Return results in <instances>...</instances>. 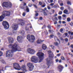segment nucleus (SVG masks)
Here are the masks:
<instances>
[{
	"instance_id": "7",
	"label": "nucleus",
	"mask_w": 73,
	"mask_h": 73,
	"mask_svg": "<svg viewBox=\"0 0 73 73\" xmlns=\"http://www.w3.org/2000/svg\"><path fill=\"white\" fill-rule=\"evenodd\" d=\"M27 65L29 68V70L30 71H32L33 70L34 66L33 63L31 62H29L27 64Z\"/></svg>"
},
{
	"instance_id": "53",
	"label": "nucleus",
	"mask_w": 73,
	"mask_h": 73,
	"mask_svg": "<svg viewBox=\"0 0 73 73\" xmlns=\"http://www.w3.org/2000/svg\"><path fill=\"white\" fill-rule=\"evenodd\" d=\"M57 56H58V57H59V56H60V54H58L56 55Z\"/></svg>"
},
{
	"instance_id": "45",
	"label": "nucleus",
	"mask_w": 73,
	"mask_h": 73,
	"mask_svg": "<svg viewBox=\"0 0 73 73\" xmlns=\"http://www.w3.org/2000/svg\"><path fill=\"white\" fill-rule=\"evenodd\" d=\"M48 28H49V29H50V28H51V26H50V25H49L48 26Z\"/></svg>"
},
{
	"instance_id": "26",
	"label": "nucleus",
	"mask_w": 73,
	"mask_h": 73,
	"mask_svg": "<svg viewBox=\"0 0 73 73\" xmlns=\"http://www.w3.org/2000/svg\"><path fill=\"white\" fill-rule=\"evenodd\" d=\"M50 46L52 48V49H54L55 47L54 46H53V45H50Z\"/></svg>"
},
{
	"instance_id": "42",
	"label": "nucleus",
	"mask_w": 73,
	"mask_h": 73,
	"mask_svg": "<svg viewBox=\"0 0 73 73\" xmlns=\"http://www.w3.org/2000/svg\"><path fill=\"white\" fill-rule=\"evenodd\" d=\"M26 10H27V11L28 12H29V8H27Z\"/></svg>"
},
{
	"instance_id": "52",
	"label": "nucleus",
	"mask_w": 73,
	"mask_h": 73,
	"mask_svg": "<svg viewBox=\"0 0 73 73\" xmlns=\"http://www.w3.org/2000/svg\"><path fill=\"white\" fill-rule=\"evenodd\" d=\"M9 35H13V33L12 34V33H9Z\"/></svg>"
},
{
	"instance_id": "43",
	"label": "nucleus",
	"mask_w": 73,
	"mask_h": 73,
	"mask_svg": "<svg viewBox=\"0 0 73 73\" xmlns=\"http://www.w3.org/2000/svg\"><path fill=\"white\" fill-rule=\"evenodd\" d=\"M44 33H45L46 35L48 34V33L47 32V30H46V32L45 31Z\"/></svg>"
},
{
	"instance_id": "49",
	"label": "nucleus",
	"mask_w": 73,
	"mask_h": 73,
	"mask_svg": "<svg viewBox=\"0 0 73 73\" xmlns=\"http://www.w3.org/2000/svg\"><path fill=\"white\" fill-rule=\"evenodd\" d=\"M39 5H42V2H39Z\"/></svg>"
},
{
	"instance_id": "22",
	"label": "nucleus",
	"mask_w": 73,
	"mask_h": 73,
	"mask_svg": "<svg viewBox=\"0 0 73 73\" xmlns=\"http://www.w3.org/2000/svg\"><path fill=\"white\" fill-rule=\"evenodd\" d=\"M54 39L55 40H57L58 41H59V44H60L61 43L60 42V40H59L58 39V38H57V37L56 36L55 37Z\"/></svg>"
},
{
	"instance_id": "28",
	"label": "nucleus",
	"mask_w": 73,
	"mask_h": 73,
	"mask_svg": "<svg viewBox=\"0 0 73 73\" xmlns=\"http://www.w3.org/2000/svg\"><path fill=\"white\" fill-rule=\"evenodd\" d=\"M63 29L61 28L60 29V32L61 33H64V32H63Z\"/></svg>"
},
{
	"instance_id": "47",
	"label": "nucleus",
	"mask_w": 73,
	"mask_h": 73,
	"mask_svg": "<svg viewBox=\"0 0 73 73\" xmlns=\"http://www.w3.org/2000/svg\"><path fill=\"white\" fill-rule=\"evenodd\" d=\"M44 14L45 16H47V13L45 12H44Z\"/></svg>"
},
{
	"instance_id": "31",
	"label": "nucleus",
	"mask_w": 73,
	"mask_h": 73,
	"mask_svg": "<svg viewBox=\"0 0 73 73\" xmlns=\"http://www.w3.org/2000/svg\"><path fill=\"white\" fill-rule=\"evenodd\" d=\"M35 16H37L38 15V13H37V11H35Z\"/></svg>"
},
{
	"instance_id": "29",
	"label": "nucleus",
	"mask_w": 73,
	"mask_h": 73,
	"mask_svg": "<svg viewBox=\"0 0 73 73\" xmlns=\"http://www.w3.org/2000/svg\"><path fill=\"white\" fill-rule=\"evenodd\" d=\"M58 19L59 20H61V19H62V17L60 16H58Z\"/></svg>"
},
{
	"instance_id": "51",
	"label": "nucleus",
	"mask_w": 73,
	"mask_h": 73,
	"mask_svg": "<svg viewBox=\"0 0 73 73\" xmlns=\"http://www.w3.org/2000/svg\"><path fill=\"white\" fill-rule=\"evenodd\" d=\"M53 5H54V3H51L50 5H51V6H53Z\"/></svg>"
},
{
	"instance_id": "36",
	"label": "nucleus",
	"mask_w": 73,
	"mask_h": 73,
	"mask_svg": "<svg viewBox=\"0 0 73 73\" xmlns=\"http://www.w3.org/2000/svg\"><path fill=\"white\" fill-rule=\"evenodd\" d=\"M24 61V59H22L21 60H20L19 61V62H23Z\"/></svg>"
},
{
	"instance_id": "11",
	"label": "nucleus",
	"mask_w": 73,
	"mask_h": 73,
	"mask_svg": "<svg viewBox=\"0 0 73 73\" xmlns=\"http://www.w3.org/2000/svg\"><path fill=\"white\" fill-rule=\"evenodd\" d=\"M12 28L14 30L16 31L19 28V26L17 24H14L12 25Z\"/></svg>"
},
{
	"instance_id": "60",
	"label": "nucleus",
	"mask_w": 73,
	"mask_h": 73,
	"mask_svg": "<svg viewBox=\"0 0 73 73\" xmlns=\"http://www.w3.org/2000/svg\"><path fill=\"white\" fill-rule=\"evenodd\" d=\"M62 23H63V24H65V23H66V22L65 21H63L62 22Z\"/></svg>"
},
{
	"instance_id": "54",
	"label": "nucleus",
	"mask_w": 73,
	"mask_h": 73,
	"mask_svg": "<svg viewBox=\"0 0 73 73\" xmlns=\"http://www.w3.org/2000/svg\"><path fill=\"white\" fill-rule=\"evenodd\" d=\"M68 9H69V10H70L71 9H71V8H70V7H68Z\"/></svg>"
},
{
	"instance_id": "9",
	"label": "nucleus",
	"mask_w": 73,
	"mask_h": 73,
	"mask_svg": "<svg viewBox=\"0 0 73 73\" xmlns=\"http://www.w3.org/2000/svg\"><path fill=\"white\" fill-rule=\"evenodd\" d=\"M27 51L28 53H30V54H34L36 52L35 50L31 48H28L27 50Z\"/></svg>"
},
{
	"instance_id": "24",
	"label": "nucleus",
	"mask_w": 73,
	"mask_h": 73,
	"mask_svg": "<svg viewBox=\"0 0 73 73\" xmlns=\"http://www.w3.org/2000/svg\"><path fill=\"white\" fill-rule=\"evenodd\" d=\"M68 34H69V35H73V32H72L71 33V32H70V31H68Z\"/></svg>"
},
{
	"instance_id": "61",
	"label": "nucleus",
	"mask_w": 73,
	"mask_h": 73,
	"mask_svg": "<svg viewBox=\"0 0 73 73\" xmlns=\"http://www.w3.org/2000/svg\"><path fill=\"white\" fill-rule=\"evenodd\" d=\"M73 37H72V36H70V39H71V40H72V39H73Z\"/></svg>"
},
{
	"instance_id": "56",
	"label": "nucleus",
	"mask_w": 73,
	"mask_h": 73,
	"mask_svg": "<svg viewBox=\"0 0 73 73\" xmlns=\"http://www.w3.org/2000/svg\"><path fill=\"white\" fill-rule=\"evenodd\" d=\"M47 8L48 9H50V7L49 6H48Z\"/></svg>"
},
{
	"instance_id": "4",
	"label": "nucleus",
	"mask_w": 73,
	"mask_h": 73,
	"mask_svg": "<svg viewBox=\"0 0 73 73\" xmlns=\"http://www.w3.org/2000/svg\"><path fill=\"white\" fill-rule=\"evenodd\" d=\"M27 38L29 41L32 42L35 40V37L33 35H28L27 36Z\"/></svg>"
},
{
	"instance_id": "33",
	"label": "nucleus",
	"mask_w": 73,
	"mask_h": 73,
	"mask_svg": "<svg viewBox=\"0 0 73 73\" xmlns=\"http://www.w3.org/2000/svg\"><path fill=\"white\" fill-rule=\"evenodd\" d=\"M53 37H54V35H50V38H52Z\"/></svg>"
},
{
	"instance_id": "39",
	"label": "nucleus",
	"mask_w": 73,
	"mask_h": 73,
	"mask_svg": "<svg viewBox=\"0 0 73 73\" xmlns=\"http://www.w3.org/2000/svg\"><path fill=\"white\" fill-rule=\"evenodd\" d=\"M28 5L29 6V7H31L32 6V4L30 3Z\"/></svg>"
},
{
	"instance_id": "48",
	"label": "nucleus",
	"mask_w": 73,
	"mask_h": 73,
	"mask_svg": "<svg viewBox=\"0 0 73 73\" xmlns=\"http://www.w3.org/2000/svg\"><path fill=\"white\" fill-rule=\"evenodd\" d=\"M23 16H25V12H24L23 13Z\"/></svg>"
},
{
	"instance_id": "30",
	"label": "nucleus",
	"mask_w": 73,
	"mask_h": 73,
	"mask_svg": "<svg viewBox=\"0 0 73 73\" xmlns=\"http://www.w3.org/2000/svg\"><path fill=\"white\" fill-rule=\"evenodd\" d=\"M3 52L0 51V57H1L3 56Z\"/></svg>"
},
{
	"instance_id": "37",
	"label": "nucleus",
	"mask_w": 73,
	"mask_h": 73,
	"mask_svg": "<svg viewBox=\"0 0 73 73\" xmlns=\"http://www.w3.org/2000/svg\"><path fill=\"white\" fill-rule=\"evenodd\" d=\"M62 11H60L59 12V15H61L62 14Z\"/></svg>"
},
{
	"instance_id": "12",
	"label": "nucleus",
	"mask_w": 73,
	"mask_h": 73,
	"mask_svg": "<svg viewBox=\"0 0 73 73\" xmlns=\"http://www.w3.org/2000/svg\"><path fill=\"white\" fill-rule=\"evenodd\" d=\"M11 13L9 11H4L3 13V15H5V16H10V14Z\"/></svg>"
},
{
	"instance_id": "44",
	"label": "nucleus",
	"mask_w": 73,
	"mask_h": 73,
	"mask_svg": "<svg viewBox=\"0 0 73 73\" xmlns=\"http://www.w3.org/2000/svg\"><path fill=\"white\" fill-rule=\"evenodd\" d=\"M45 7V5H43L42 6V5L41 6V7L42 8H44V7Z\"/></svg>"
},
{
	"instance_id": "34",
	"label": "nucleus",
	"mask_w": 73,
	"mask_h": 73,
	"mask_svg": "<svg viewBox=\"0 0 73 73\" xmlns=\"http://www.w3.org/2000/svg\"><path fill=\"white\" fill-rule=\"evenodd\" d=\"M67 20L68 21H70V18L69 17L67 19Z\"/></svg>"
},
{
	"instance_id": "50",
	"label": "nucleus",
	"mask_w": 73,
	"mask_h": 73,
	"mask_svg": "<svg viewBox=\"0 0 73 73\" xmlns=\"http://www.w3.org/2000/svg\"><path fill=\"white\" fill-rule=\"evenodd\" d=\"M56 62H58V59H57L56 60Z\"/></svg>"
},
{
	"instance_id": "17",
	"label": "nucleus",
	"mask_w": 73,
	"mask_h": 73,
	"mask_svg": "<svg viewBox=\"0 0 73 73\" xmlns=\"http://www.w3.org/2000/svg\"><path fill=\"white\" fill-rule=\"evenodd\" d=\"M14 40L12 38H9V43H11L13 42Z\"/></svg>"
},
{
	"instance_id": "57",
	"label": "nucleus",
	"mask_w": 73,
	"mask_h": 73,
	"mask_svg": "<svg viewBox=\"0 0 73 73\" xmlns=\"http://www.w3.org/2000/svg\"><path fill=\"white\" fill-rule=\"evenodd\" d=\"M18 73H25L24 72H19Z\"/></svg>"
},
{
	"instance_id": "21",
	"label": "nucleus",
	"mask_w": 73,
	"mask_h": 73,
	"mask_svg": "<svg viewBox=\"0 0 73 73\" xmlns=\"http://www.w3.org/2000/svg\"><path fill=\"white\" fill-rule=\"evenodd\" d=\"M68 10H65L64 11V13H65V14H66V15H68Z\"/></svg>"
},
{
	"instance_id": "16",
	"label": "nucleus",
	"mask_w": 73,
	"mask_h": 73,
	"mask_svg": "<svg viewBox=\"0 0 73 73\" xmlns=\"http://www.w3.org/2000/svg\"><path fill=\"white\" fill-rule=\"evenodd\" d=\"M21 70L23 71H24V72H27V69H26V67H25V65H23L21 67Z\"/></svg>"
},
{
	"instance_id": "40",
	"label": "nucleus",
	"mask_w": 73,
	"mask_h": 73,
	"mask_svg": "<svg viewBox=\"0 0 73 73\" xmlns=\"http://www.w3.org/2000/svg\"><path fill=\"white\" fill-rule=\"evenodd\" d=\"M33 6L34 7L36 8H37V6L35 4L33 5Z\"/></svg>"
},
{
	"instance_id": "46",
	"label": "nucleus",
	"mask_w": 73,
	"mask_h": 73,
	"mask_svg": "<svg viewBox=\"0 0 73 73\" xmlns=\"http://www.w3.org/2000/svg\"><path fill=\"white\" fill-rule=\"evenodd\" d=\"M62 16H63V17H66V15L65 14H64L63 15H62Z\"/></svg>"
},
{
	"instance_id": "41",
	"label": "nucleus",
	"mask_w": 73,
	"mask_h": 73,
	"mask_svg": "<svg viewBox=\"0 0 73 73\" xmlns=\"http://www.w3.org/2000/svg\"><path fill=\"white\" fill-rule=\"evenodd\" d=\"M70 25L71 26H73V22H71L70 24Z\"/></svg>"
},
{
	"instance_id": "3",
	"label": "nucleus",
	"mask_w": 73,
	"mask_h": 73,
	"mask_svg": "<svg viewBox=\"0 0 73 73\" xmlns=\"http://www.w3.org/2000/svg\"><path fill=\"white\" fill-rule=\"evenodd\" d=\"M48 53L49 55V58H47L46 60L47 62V65H49V64L53 63V62L51 61L50 60L53 59V54L51 51H48Z\"/></svg>"
},
{
	"instance_id": "18",
	"label": "nucleus",
	"mask_w": 73,
	"mask_h": 73,
	"mask_svg": "<svg viewBox=\"0 0 73 73\" xmlns=\"http://www.w3.org/2000/svg\"><path fill=\"white\" fill-rule=\"evenodd\" d=\"M44 40H41L40 39H38L36 41V43L37 44H41V42H44Z\"/></svg>"
},
{
	"instance_id": "25",
	"label": "nucleus",
	"mask_w": 73,
	"mask_h": 73,
	"mask_svg": "<svg viewBox=\"0 0 73 73\" xmlns=\"http://www.w3.org/2000/svg\"><path fill=\"white\" fill-rule=\"evenodd\" d=\"M67 4H68V5H72V4L69 1H68L67 2Z\"/></svg>"
},
{
	"instance_id": "20",
	"label": "nucleus",
	"mask_w": 73,
	"mask_h": 73,
	"mask_svg": "<svg viewBox=\"0 0 73 73\" xmlns=\"http://www.w3.org/2000/svg\"><path fill=\"white\" fill-rule=\"evenodd\" d=\"M42 48L44 49V50H45V49H47V47L45 44H43L42 45Z\"/></svg>"
},
{
	"instance_id": "1",
	"label": "nucleus",
	"mask_w": 73,
	"mask_h": 73,
	"mask_svg": "<svg viewBox=\"0 0 73 73\" xmlns=\"http://www.w3.org/2000/svg\"><path fill=\"white\" fill-rule=\"evenodd\" d=\"M19 45V44L17 42H16L13 44H11L8 46V47L10 48H12V50H8L6 52V57H12L13 56V52L17 51L18 50L21 49L20 47H17V46Z\"/></svg>"
},
{
	"instance_id": "8",
	"label": "nucleus",
	"mask_w": 73,
	"mask_h": 73,
	"mask_svg": "<svg viewBox=\"0 0 73 73\" xmlns=\"http://www.w3.org/2000/svg\"><path fill=\"white\" fill-rule=\"evenodd\" d=\"M13 65L14 68L15 69H16V70H20V65H19L18 63H14Z\"/></svg>"
},
{
	"instance_id": "27",
	"label": "nucleus",
	"mask_w": 73,
	"mask_h": 73,
	"mask_svg": "<svg viewBox=\"0 0 73 73\" xmlns=\"http://www.w3.org/2000/svg\"><path fill=\"white\" fill-rule=\"evenodd\" d=\"M54 44L56 45V46H58V43L57 42H54Z\"/></svg>"
},
{
	"instance_id": "64",
	"label": "nucleus",
	"mask_w": 73,
	"mask_h": 73,
	"mask_svg": "<svg viewBox=\"0 0 73 73\" xmlns=\"http://www.w3.org/2000/svg\"><path fill=\"white\" fill-rule=\"evenodd\" d=\"M71 47L72 48H73V45L72 44L71 45Z\"/></svg>"
},
{
	"instance_id": "63",
	"label": "nucleus",
	"mask_w": 73,
	"mask_h": 73,
	"mask_svg": "<svg viewBox=\"0 0 73 73\" xmlns=\"http://www.w3.org/2000/svg\"><path fill=\"white\" fill-rule=\"evenodd\" d=\"M49 32L50 33H51V30H49Z\"/></svg>"
},
{
	"instance_id": "35",
	"label": "nucleus",
	"mask_w": 73,
	"mask_h": 73,
	"mask_svg": "<svg viewBox=\"0 0 73 73\" xmlns=\"http://www.w3.org/2000/svg\"><path fill=\"white\" fill-rule=\"evenodd\" d=\"M60 9L62 11H63L64 9V7H62L60 8Z\"/></svg>"
},
{
	"instance_id": "13",
	"label": "nucleus",
	"mask_w": 73,
	"mask_h": 73,
	"mask_svg": "<svg viewBox=\"0 0 73 73\" xmlns=\"http://www.w3.org/2000/svg\"><path fill=\"white\" fill-rule=\"evenodd\" d=\"M17 21L20 22V23H19V24H20L22 26L24 25V22L23 21V19H17Z\"/></svg>"
},
{
	"instance_id": "59",
	"label": "nucleus",
	"mask_w": 73,
	"mask_h": 73,
	"mask_svg": "<svg viewBox=\"0 0 73 73\" xmlns=\"http://www.w3.org/2000/svg\"><path fill=\"white\" fill-rule=\"evenodd\" d=\"M57 24V22L56 21H55L54 22V24Z\"/></svg>"
},
{
	"instance_id": "55",
	"label": "nucleus",
	"mask_w": 73,
	"mask_h": 73,
	"mask_svg": "<svg viewBox=\"0 0 73 73\" xmlns=\"http://www.w3.org/2000/svg\"><path fill=\"white\" fill-rule=\"evenodd\" d=\"M54 19L55 20H56V21H57L58 20V19H57V17H55V18H54Z\"/></svg>"
},
{
	"instance_id": "6",
	"label": "nucleus",
	"mask_w": 73,
	"mask_h": 73,
	"mask_svg": "<svg viewBox=\"0 0 73 73\" xmlns=\"http://www.w3.org/2000/svg\"><path fill=\"white\" fill-rule=\"evenodd\" d=\"M4 27V28L5 29H9V25L8 22L6 21H3L2 23Z\"/></svg>"
},
{
	"instance_id": "62",
	"label": "nucleus",
	"mask_w": 73,
	"mask_h": 73,
	"mask_svg": "<svg viewBox=\"0 0 73 73\" xmlns=\"http://www.w3.org/2000/svg\"><path fill=\"white\" fill-rule=\"evenodd\" d=\"M63 3H60V6H62V5H63Z\"/></svg>"
},
{
	"instance_id": "15",
	"label": "nucleus",
	"mask_w": 73,
	"mask_h": 73,
	"mask_svg": "<svg viewBox=\"0 0 73 73\" xmlns=\"http://www.w3.org/2000/svg\"><path fill=\"white\" fill-rule=\"evenodd\" d=\"M58 69L59 72H61L62 70L63 67L62 65H60L58 66Z\"/></svg>"
},
{
	"instance_id": "23",
	"label": "nucleus",
	"mask_w": 73,
	"mask_h": 73,
	"mask_svg": "<svg viewBox=\"0 0 73 73\" xmlns=\"http://www.w3.org/2000/svg\"><path fill=\"white\" fill-rule=\"evenodd\" d=\"M1 61L3 64H6V62L3 59L1 60Z\"/></svg>"
},
{
	"instance_id": "38",
	"label": "nucleus",
	"mask_w": 73,
	"mask_h": 73,
	"mask_svg": "<svg viewBox=\"0 0 73 73\" xmlns=\"http://www.w3.org/2000/svg\"><path fill=\"white\" fill-rule=\"evenodd\" d=\"M65 40L66 42H68V38H66L65 39Z\"/></svg>"
},
{
	"instance_id": "2",
	"label": "nucleus",
	"mask_w": 73,
	"mask_h": 73,
	"mask_svg": "<svg viewBox=\"0 0 73 73\" xmlns=\"http://www.w3.org/2000/svg\"><path fill=\"white\" fill-rule=\"evenodd\" d=\"M37 56L38 57L39 60L38 59V58L36 56H32L31 58V61L34 63L41 62V61L43 59L44 54L41 52H38L37 54Z\"/></svg>"
},
{
	"instance_id": "32",
	"label": "nucleus",
	"mask_w": 73,
	"mask_h": 73,
	"mask_svg": "<svg viewBox=\"0 0 73 73\" xmlns=\"http://www.w3.org/2000/svg\"><path fill=\"white\" fill-rule=\"evenodd\" d=\"M61 58L62 60H65V59L64 58V57L62 56L61 57Z\"/></svg>"
},
{
	"instance_id": "19",
	"label": "nucleus",
	"mask_w": 73,
	"mask_h": 73,
	"mask_svg": "<svg viewBox=\"0 0 73 73\" xmlns=\"http://www.w3.org/2000/svg\"><path fill=\"white\" fill-rule=\"evenodd\" d=\"M5 17V15H4L3 14V15L0 17V21H2L4 19Z\"/></svg>"
},
{
	"instance_id": "10",
	"label": "nucleus",
	"mask_w": 73,
	"mask_h": 73,
	"mask_svg": "<svg viewBox=\"0 0 73 73\" xmlns=\"http://www.w3.org/2000/svg\"><path fill=\"white\" fill-rule=\"evenodd\" d=\"M25 37L23 36L21 37V36H18L17 38V40L19 42H23V38H24Z\"/></svg>"
},
{
	"instance_id": "5",
	"label": "nucleus",
	"mask_w": 73,
	"mask_h": 73,
	"mask_svg": "<svg viewBox=\"0 0 73 73\" xmlns=\"http://www.w3.org/2000/svg\"><path fill=\"white\" fill-rule=\"evenodd\" d=\"M2 5L3 7H5L6 8L8 7H11L12 3L10 2H5L3 3Z\"/></svg>"
},
{
	"instance_id": "58",
	"label": "nucleus",
	"mask_w": 73,
	"mask_h": 73,
	"mask_svg": "<svg viewBox=\"0 0 73 73\" xmlns=\"http://www.w3.org/2000/svg\"><path fill=\"white\" fill-rule=\"evenodd\" d=\"M65 35L66 36H68V33H65Z\"/></svg>"
},
{
	"instance_id": "14",
	"label": "nucleus",
	"mask_w": 73,
	"mask_h": 73,
	"mask_svg": "<svg viewBox=\"0 0 73 73\" xmlns=\"http://www.w3.org/2000/svg\"><path fill=\"white\" fill-rule=\"evenodd\" d=\"M19 33H21L22 35V37H25V32L23 30H21L19 31Z\"/></svg>"
}]
</instances>
